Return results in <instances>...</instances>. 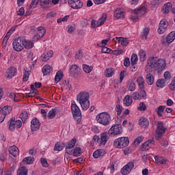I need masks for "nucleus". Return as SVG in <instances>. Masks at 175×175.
<instances>
[{"label": "nucleus", "mask_w": 175, "mask_h": 175, "mask_svg": "<svg viewBox=\"0 0 175 175\" xmlns=\"http://www.w3.org/2000/svg\"><path fill=\"white\" fill-rule=\"evenodd\" d=\"M139 55L141 61H146V51L144 50H140L139 52Z\"/></svg>", "instance_id": "obj_48"}, {"label": "nucleus", "mask_w": 175, "mask_h": 175, "mask_svg": "<svg viewBox=\"0 0 175 175\" xmlns=\"http://www.w3.org/2000/svg\"><path fill=\"white\" fill-rule=\"evenodd\" d=\"M62 76H64L62 70L57 71L55 77V83H59V81H61V79H62Z\"/></svg>", "instance_id": "obj_39"}, {"label": "nucleus", "mask_w": 175, "mask_h": 175, "mask_svg": "<svg viewBox=\"0 0 175 175\" xmlns=\"http://www.w3.org/2000/svg\"><path fill=\"white\" fill-rule=\"evenodd\" d=\"M136 90V84L134 81H131L129 85V91H131V92H133Z\"/></svg>", "instance_id": "obj_50"}, {"label": "nucleus", "mask_w": 175, "mask_h": 175, "mask_svg": "<svg viewBox=\"0 0 175 175\" xmlns=\"http://www.w3.org/2000/svg\"><path fill=\"white\" fill-rule=\"evenodd\" d=\"M165 132H166V129L163 126V122L159 121L157 124V129L155 131L156 133V139L157 140H161L162 136L165 135Z\"/></svg>", "instance_id": "obj_6"}, {"label": "nucleus", "mask_w": 175, "mask_h": 175, "mask_svg": "<svg viewBox=\"0 0 175 175\" xmlns=\"http://www.w3.org/2000/svg\"><path fill=\"white\" fill-rule=\"evenodd\" d=\"M33 47V42L32 41L27 40L25 39V42H23V49H27V50H29Z\"/></svg>", "instance_id": "obj_32"}, {"label": "nucleus", "mask_w": 175, "mask_h": 175, "mask_svg": "<svg viewBox=\"0 0 175 175\" xmlns=\"http://www.w3.org/2000/svg\"><path fill=\"white\" fill-rule=\"evenodd\" d=\"M107 140H108L107 133H102L100 138V145L105 146V144L107 143Z\"/></svg>", "instance_id": "obj_29"}, {"label": "nucleus", "mask_w": 175, "mask_h": 175, "mask_svg": "<svg viewBox=\"0 0 175 175\" xmlns=\"http://www.w3.org/2000/svg\"><path fill=\"white\" fill-rule=\"evenodd\" d=\"M72 154H73L74 157H80V155H81V148H76L74 150V152Z\"/></svg>", "instance_id": "obj_54"}, {"label": "nucleus", "mask_w": 175, "mask_h": 175, "mask_svg": "<svg viewBox=\"0 0 175 175\" xmlns=\"http://www.w3.org/2000/svg\"><path fill=\"white\" fill-rule=\"evenodd\" d=\"M68 5L70 6V8L75 10L81 9V8L83 6V2H81L80 0H70L68 1Z\"/></svg>", "instance_id": "obj_12"}, {"label": "nucleus", "mask_w": 175, "mask_h": 175, "mask_svg": "<svg viewBox=\"0 0 175 175\" xmlns=\"http://www.w3.org/2000/svg\"><path fill=\"white\" fill-rule=\"evenodd\" d=\"M114 16L116 18H125V15H124V10H121V8H117L114 12Z\"/></svg>", "instance_id": "obj_25"}, {"label": "nucleus", "mask_w": 175, "mask_h": 175, "mask_svg": "<svg viewBox=\"0 0 175 175\" xmlns=\"http://www.w3.org/2000/svg\"><path fill=\"white\" fill-rule=\"evenodd\" d=\"M143 139H144V137H143V136H139V137H137L134 141V144L135 146H139V144H140V143H142V142H143Z\"/></svg>", "instance_id": "obj_56"}, {"label": "nucleus", "mask_w": 175, "mask_h": 175, "mask_svg": "<svg viewBox=\"0 0 175 175\" xmlns=\"http://www.w3.org/2000/svg\"><path fill=\"white\" fill-rule=\"evenodd\" d=\"M101 51H102V53H105L107 54H111V53H113V50H111L106 46H104Z\"/></svg>", "instance_id": "obj_62"}, {"label": "nucleus", "mask_w": 175, "mask_h": 175, "mask_svg": "<svg viewBox=\"0 0 175 175\" xmlns=\"http://www.w3.org/2000/svg\"><path fill=\"white\" fill-rule=\"evenodd\" d=\"M76 142H77L76 138H73L72 139L69 141L66 146V149L70 150L73 148V147L76 146Z\"/></svg>", "instance_id": "obj_33"}, {"label": "nucleus", "mask_w": 175, "mask_h": 175, "mask_svg": "<svg viewBox=\"0 0 175 175\" xmlns=\"http://www.w3.org/2000/svg\"><path fill=\"white\" fill-rule=\"evenodd\" d=\"M16 73H17V70L14 67H12L7 70L5 77L7 79H12V77H14Z\"/></svg>", "instance_id": "obj_18"}, {"label": "nucleus", "mask_w": 175, "mask_h": 175, "mask_svg": "<svg viewBox=\"0 0 175 175\" xmlns=\"http://www.w3.org/2000/svg\"><path fill=\"white\" fill-rule=\"evenodd\" d=\"M154 162L156 165H166V162H167V159H166L163 157L155 156Z\"/></svg>", "instance_id": "obj_19"}, {"label": "nucleus", "mask_w": 175, "mask_h": 175, "mask_svg": "<svg viewBox=\"0 0 175 175\" xmlns=\"http://www.w3.org/2000/svg\"><path fill=\"white\" fill-rule=\"evenodd\" d=\"M129 144V138L122 137L116 139L113 142V146L116 148H125Z\"/></svg>", "instance_id": "obj_4"}, {"label": "nucleus", "mask_w": 175, "mask_h": 175, "mask_svg": "<svg viewBox=\"0 0 175 175\" xmlns=\"http://www.w3.org/2000/svg\"><path fill=\"white\" fill-rule=\"evenodd\" d=\"M137 55L136 54H133L131 56V65L132 66H133V65H136V64H137Z\"/></svg>", "instance_id": "obj_51"}, {"label": "nucleus", "mask_w": 175, "mask_h": 175, "mask_svg": "<svg viewBox=\"0 0 175 175\" xmlns=\"http://www.w3.org/2000/svg\"><path fill=\"white\" fill-rule=\"evenodd\" d=\"M37 34L40 36L41 38H43L44 35H46V29L43 27H39L37 28Z\"/></svg>", "instance_id": "obj_38"}, {"label": "nucleus", "mask_w": 175, "mask_h": 175, "mask_svg": "<svg viewBox=\"0 0 175 175\" xmlns=\"http://www.w3.org/2000/svg\"><path fill=\"white\" fill-rule=\"evenodd\" d=\"M56 113L57 109H52L51 111H49L48 113V118H49V120H52V118H54V117H55V115L57 114Z\"/></svg>", "instance_id": "obj_44"}, {"label": "nucleus", "mask_w": 175, "mask_h": 175, "mask_svg": "<svg viewBox=\"0 0 175 175\" xmlns=\"http://www.w3.org/2000/svg\"><path fill=\"white\" fill-rule=\"evenodd\" d=\"M71 111L75 121H77V122H80L81 121V111L80 110V108H79V106L76 104H72Z\"/></svg>", "instance_id": "obj_7"}, {"label": "nucleus", "mask_w": 175, "mask_h": 175, "mask_svg": "<svg viewBox=\"0 0 175 175\" xmlns=\"http://www.w3.org/2000/svg\"><path fill=\"white\" fill-rule=\"evenodd\" d=\"M38 90H31L29 93H28L29 96H36L38 95Z\"/></svg>", "instance_id": "obj_64"}, {"label": "nucleus", "mask_w": 175, "mask_h": 175, "mask_svg": "<svg viewBox=\"0 0 175 175\" xmlns=\"http://www.w3.org/2000/svg\"><path fill=\"white\" fill-rule=\"evenodd\" d=\"M116 110L118 116H121V113H122V107H121L120 105H117L116 107Z\"/></svg>", "instance_id": "obj_61"}, {"label": "nucleus", "mask_w": 175, "mask_h": 175, "mask_svg": "<svg viewBox=\"0 0 175 175\" xmlns=\"http://www.w3.org/2000/svg\"><path fill=\"white\" fill-rule=\"evenodd\" d=\"M167 28V23L166 22V21H165V19L161 20L159 25V28H158L159 33H163L165 31H166Z\"/></svg>", "instance_id": "obj_15"}, {"label": "nucleus", "mask_w": 175, "mask_h": 175, "mask_svg": "<svg viewBox=\"0 0 175 175\" xmlns=\"http://www.w3.org/2000/svg\"><path fill=\"white\" fill-rule=\"evenodd\" d=\"M131 98H133L134 100H139L142 99V96L140 95V94H139V92H136L133 93Z\"/></svg>", "instance_id": "obj_53"}, {"label": "nucleus", "mask_w": 175, "mask_h": 175, "mask_svg": "<svg viewBox=\"0 0 175 175\" xmlns=\"http://www.w3.org/2000/svg\"><path fill=\"white\" fill-rule=\"evenodd\" d=\"M123 102L126 106H131V105H132V103L133 102V100H132V97H131V96L126 95L124 97Z\"/></svg>", "instance_id": "obj_37"}, {"label": "nucleus", "mask_w": 175, "mask_h": 175, "mask_svg": "<svg viewBox=\"0 0 175 175\" xmlns=\"http://www.w3.org/2000/svg\"><path fill=\"white\" fill-rule=\"evenodd\" d=\"M126 76H128V72H126V70H122L120 72V83H122V80H124V79L126 77Z\"/></svg>", "instance_id": "obj_47"}, {"label": "nucleus", "mask_w": 175, "mask_h": 175, "mask_svg": "<svg viewBox=\"0 0 175 175\" xmlns=\"http://www.w3.org/2000/svg\"><path fill=\"white\" fill-rule=\"evenodd\" d=\"M42 71L44 76H47V75H50V73H51V72H53V68H51V66H50V65H45L42 68Z\"/></svg>", "instance_id": "obj_28"}, {"label": "nucleus", "mask_w": 175, "mask_h": 175, "mask_svg": "<svg viewBox=\"0 0 175 175\" xmlns=\"http://www.w3.org/2000/svg\"><path fill=\"white\" fill-rule=\"evenodd\" d=\"M146 80L149 85H152V84H154V76H152L151 73H148L146 75Z\"/></svg>", "instance_id": "obj_36"}, {"label": "nucleus", "mask_w": 175, "mask_h": 175, "mask_svg": "<svg viewBox=\"0 0 175 175\" xmlns=\"http://www.w3.org/2000/svg\"><path fill=\"white\" fill-rule=\"evenodd\" d=\"M96 120L98 124L106 126L111 122V118L110 117V114H109V113L103 112L97 115Z\"/></svg>", "instance_id": "obj_3"}, {"label": "nucleus", "mask_w": 175, "mask_h": 175, "mask_svg": "<svg viewBox=\"0 0 175 175\" xmlns=\"http://www.w3.org/2000/svg\"><path fill=\"white\" fill-rule=\"evenodd\" d=\"M24 42H25V38L23 37L15 38L12 44L14 50L15 51H23L24 50Z\"/></svg>", "instance_id": "obj_5"}, {"label": "nucleus", "mask_w": 175, "mask_h": 175, "mask_svg": "<svg viewBox=\"0 0 175 175\" xmlns=\"http://www.w3.org/2000/svg\"><path fill=\"white\" fill-rule=\"evenodd\" d=\"M148 66L154 69L157 73H161L166 68V62L163 59H158L157 57H152L148 59Z\"/></svg>", "instance_id": "obj_1"}, {"label": "nucleus", "mask_w": 175, "mask_h": 175, "mask_svg": "<svg viewBox=\"0 0 175 175\" xmlns=\"http://www.w3.org/2000/svg\"><path fill=\"white\" fill-rule=\"evenodd\" d=\"M83 70L85 72V73H91V72L92 71V66H90L87 64H83Z\"/></svg>", "instance_id": "obj_46"}, {"label": "nucleus", "mask_w": 175, "mask_h": 175, "mask_svg": "<svg viewBox=\"0 0 175 175\" xmlns=\"http://www.w3.org/2000/svg\"><path fill=\"white\" fill-rule=\"evenodd\" d=\"M165 109H166V106L160 105L157 109V116L159 117H162L163 116V111H165Z\"/></svg>", "instance_id": "obj_42"}, {"label": "nucleus", "mask_w": 175, "mask_h": 175, "mask_svg": "<svg viewBox=\"0 0 175 175\" xmlns=\"http://www.w3.org/2000/svg\"><path fill=\"white\" fill-rule=\"evenodd\" d=\"M172 3L168 2L164 4L163 7V12L164 14H168L170 12V10H173Z\"/></svg>", "instance_id": "obj_22"}, {"label": "nucleus", "mask_w": 175, "mask_h": 175, "mask_svg": "<svg viewBox=\"0 0 175 175\" xmlns=\"http://www.w3.org/2000/svg\"><path fill=\"white\" fill-rule=\"evenodd\" d=\"M20 118L22 120V122L25 124V121L28 120V113L27 111H23L20 114Z\"/></svg>", "instance_id": "obj_43"}, {"label": "nucleus", "mask_w": 175, "mask_h": 175, "mask_svg": "<svg viewBox=\"0 0 175 175\" xmlns=\"http://www.w3.org/2000/svg\"><path fill=\"white\" fill-rule=\"evenodd\" d=\"M105 154H106V152L103 149H98L94 152L93 157L94 158L98 159L100 158V157H103Z\"/></svg>", "instance_id": "obj_26"}, {"label": "nucleus", "mask_w": 175, "mask_h": 175, "mask_svg": "<svg viewBox=\"0 0 175 175\" xmlns=\"http://www.w3.org/2000/svg\"><path fill=\"white\" fill-rule=\"evenodd\" d=\"M23 162H25L27 165H31V163H33V161L35 159L32 157H27L23 159Z\"/></svg>", "instance_id": "obj_45"}, {"label": "nucleus", "mask_w": 175, "mask_h": 175, "mask_svg": "<svg viewBox=\"0 0 175 175\" xmlns=\"http://www.w3.org/2000/svg\"><path fill=\"white\" fill-rule=\"evenodd\" d=\"M29 78V72L25 71L23 75V81H28V79Z\"/></svg>", "instance_id": "obj_63"}, {"label": "nucleus", "mask_w": 175, "mask_h": 175, "mask_svg": "<svg viewBox=\"0 0 175 175\" xmlns=\"http://www.w3.org/2000/svg\"><path fill=\"white\" fill-rule=\"evenodd\" d=\"M109 135H121L122 133V127L120 124L112 126L108 131Z\"/></svg>", "instance_id": "obj_10"}, {"label": "nucleus", "mask_w": 175, "mask_h": 175, "mask_svg": "<svg viewBox=\"0 0 175 175\" xmlns=\"http://www.w3.org/2000/svg\"><path fill=\"white\" fill-rule=\"evenodd\" d=\"M39 1H40V0H32L31 3L30 4L31 9H35V8L38 6V3H39Z\"/></svg>", "instance_id": "obj_57"}, {"label": "nucleus", "mask_w": 175, "mask_h": 175, "mask_svg": "<svg viewBox=\"0 0 175 175\" xmlns=\"http://www.w3.org/2000/svg\"><path fill=\"white\" fill-rule=\"evenodd\" d=\"M133 167H135V164L133 163V162H132V161L129 162L121 170L122 174H123V175L129 174V173H131V172H132V169H133Z\"/></svg>", "instance_id": "obj_11"}, {"label": "nucleus", "mask_w": 175, "mask_h": 175, "mask_svg": "<svg viewBox=\"0 0 175 175\" xmlns=\"http://www.w3.org/2000/svg\"><path fill=\"white\" fill-rule=\"evenodd\" d=\"M40 128V122L38 118H34L31 122V129L33 132L35 131H38Z\"/></svg>", "instance_id": "obj_14"}, {"label": "nucleus", "mask_w": 175, "mask_h": 175, "mask_svg": "<svg viewBox=\"0 0 175 175\" xmlns=\"http://www.w3.org/2000/svg\"><path fill=\"white\" fill-rule=\"evenodd\" d=\"M51 3L50 0H40V5L42 9H48L49 5Z\"/></svg>", "instance_id": "obj_30"}, {"label": "nucleus", "mask_w": 175, "mask_h": 175, "mask_svg": "<svg viewBox=\"0 0 175 175\" xmlns=\"http://www.w3.org/2000/svg\"><path fill=\"white\" fill-rule=\"evenodd\" d=\"M51 57H53V51L44 53L42 55L41 58L44 62H47V61H49V59H50Z\"/></svg>", "instance_id": "obj_23"}, {"label": "nucleus", "mask_w": 175, "mask_h": 175, "mask_svg": "<svg viewBox=\"0 0 175 175\" xmlns=\"http://www.w3.org/2000/svg\"><path fill=\"white\" fill-rule=\"evenodd\" d=\"M137 83L138 84V87L139 90H142V88H144V78L143 77H139L137 78Z\"/></svg>", "instance_id": "obj_35"}, {"label": "nucleus", "mask_w": 175, "mask_h": 175, "mask_svg": "<svg viewBox=\"0 0 175 175\" xmlns=\"http://www.w3.org/2000/svg\"><path fill=\"white\" fill-rule=\"evenodd\" d=\"M148 33H150V29H148V28L147 27H145L144 29L143 35H142V38L145 40H147V36H148Z\"/></svg>", "instance_id": "obj_52"}, {"label": "nucleus", "mask_w": 175, "mask_h": 175, "mask_svg": "<svg viewBox=\"0 0 175 175\" xmlns=\"http://www.w3.org/2000/svg\"><path fill=\"white\" fill-rule=\"evenodd\" d=\"M154 143H155V141H154L153 139L148 140V141L144 142L142 144V151H148V150H150V148H151V147H152V145L154 144Z\"/></svg>", "instance_id": "obj_16"}, {"label": "nucleus", "mask_w": 175, "mask_h": 175, "mask_svg": "<svg viewBox=\"0 0 175 175\" xmlns=\"http://www.w3.org/2000/svg\"><path fill=\"white\" fill-rule=\"evenodd\" d=\"M139 124L141 125L142 128H147L148 125H150V122L146 118H141L139 120Z\"/></svg>", "instance_id": "obj_24"}, {"label": "nucleus", "mask_w": 175, "mask_h": 175, "mask_svg": "<svg viewBox=\"0 0 175 175\" xmlns=\"http://www.w3.org/2000/svg\"><path fill=\"white\" fill-rule=\"evenodd\" d=\"M62 150H64V146L59 145V143L55 144L54 151H62Z\"/></svg>", "instance_id": "obj_58"}, {"label": "nucleus", "mask_w": 175, "mask_h": 175, "mask_svg": "<svg viewBox=\"0 0 175 175\" xmlns=\"http://www.w3.org/2000/svg\"><path fill=\"white\" fill-rule=\"evenodd\" d=\"M9 153L12 155V157H17L18 155V148L16 146H12L9 149Z\"/></svg>", "instance_id": "obj_27"}, {"label": "nucleus", "mask_w": 175, "mask_h": 175, "mask_svg": "<svg viewBox=\"0 0 175 175\" xmlns=\"http://www.w3.org/2000/svg\"><path fill=\"white\" fill-rule=\"evenodd\" d=\"M116 40H118L121 43V44L126 47V46H128L129 44V41L128 40V38H122V37H116Z\"/></svg>", "instance_id": "obj_31"}, {"label": "nucleus", "mask_w": 175, "mask_h": 175, "mask_svg": "<svg viewBox=\"0 0 175 175\" xmlns=\"http://www.w3.org/2000/svg\"><path fill=\"white\" fill-rule=\"evenodd\" d=\"M165 81L163 79H158L156 83L157 87H158L159 88H163V87L166 86V83H165Z\"/></svg>", "instance_id": "obj_40"}, {"label": "nucleus", "mask_w": 175, "mask_h": 175, "mask_svg": "<svg viewBox=\"0 0 175 175\" xmlns=\"http://www.w3.org/2000/svg\"><path fill=\"white\" fill-rule=\"evenodd\" d=\"M80 70H81V69H80L77 65H72L70 68V75L72 76V77H77V76L80 75Z\"/></svg>", "instance_id": "obj_13"}, {"label": "nucleus", "mask_w": 175, "mask_h": 175, "mask_svg": "<svg viewBox=\"0 0 175 175\" xmlns=\"http://www.w3.org/2000/svg\"><path fill=\"white\" fill-rule=\"evenodd\" d=\"M10 111H12V107L8 105H6L3 108L0 107V114H1V116H7L8 114H10Z\"/></svg>", "instance_id": "obj_20"}, {"label": "nucleus", "mask_w": 175, "mask_h": 175, "mask_svg": "<svg viewBox=\"0 0 175 175\" xmlns=\"http://www.w3.org/2000/svg\"><path fill=\"white\" fill-rule=\"evenodd\" d=\"M140 90V95L141 98H143V99H146L147 98V93L146 92V90L144 88L139 89Z\"/></svg>", "instance_id": "obj_59"}, {"label": "nucleus", "mask_w": 175, "mask_h": 175, "mask_svg": "<svg viewBox=\"0 0 175 175\" xmlns=\"http://www.w3.org/2000/svg\"><path fill=\"white\" fill-rule=\"evenodd\" d=\"M146 12H147V8L145 6H142L139 8L133 10L134 14H136L139 17L144 16V14H146Z\"/></svg>", "instance_id": "obj_17"}, {"label": "nucleus", "mask_w": 175, "mask_h": 175, "mask_svg": "<svg viewBox=\"0 0 175 175\" xmlns=\"http://www.w3.org/2000/svg\"><path fill=\"white\" fill-rule=\"evenodd\" d=\"M75 58L77 59H81L83 58V51L79 50L75 55Z\"/></svg>", "instance_id": "obj_60"}, {"label": "nucleus", "mask_w": 175, "mask_h": 175, "mask_svg": "<svg viewBox=\"0 0 175 175\" xmlns=\"http://www.w3.org/2000/svg\"><path fill=\"white\" fill-rule=\"evenodd\" d=\"M114 73V68H109L105 70V75L106 77H111Z\"/></svg>", "instance_id": "obj_41"}, {"label": "nucleus", "mask_w": 175, "mask_h": 175, "mask_svg": "<svg viewBox=\"0 0 175 175\" xmlns=\"http://www.w3.org/2000/svg\"><path fill=\"white\" fill-rule=\"evenodd\" d=\"M163 77L165 81H169V80H172V74H170V72L166 71L164 72Z\"/></svg>", "instance_id": "obj_49"}, {"label": "nucleus", "mask_w": 175, "mask_h": 175, "mask_svg": "<svg viewBox=\"0 0 175 175\" xmlns=\"http://www.w3.org/2000/svg\"><path fill=\"white\" fill-rule=\"evenodd\" d=\"M147 109V106L144 103H139V107H138L137 109L139 110L140 111H146Z\"/></svg>", "instance_id": "obj_55"}, {"label": "nucleus", "mask_w": 175, "mask_h": 175, "mask_svg": "<svg viewBox=\"0 0 175 175\" xmlns=\"http://www.w3.org/2000/svg\"><path fill=\"white\" fill-rule=\"evenodd\" d=\"M77 100L83 110L90 109V93L88 92H81L77 96Z\"/></svg>", "instance_id": "obj_2"}, {"label": "nucleus", "mask_w": 175, "mask_h": 175, "mask_svg": "<svg viewBox=\"0 0 175 175\" xmlns=\"http://www.w3.org/2000/svg\"><path fill=\"white\" fill-rule=\"evenodd\" d=\"M18 175H28V169L25 166L20 167L17 170Z\"/></svg>", "instance_id": "obj_34"}, {"label": "nucleus", "mask_w": 175, "mask_h": 175, "mask_svg": "<svg viewBox=\"0 0 175 175\" xmlns=\"http://www.w3.org/2000/svg\"><path fill=\"white\" fill-rule=\"evenodd\" d=\"M23 126V122H21V120H16L15 118H12L10 120L9 129L12 132H14V129H20Z\"/></svg>", "instance_id": "obj_8"}, {"label": "nucleus", "mask_w": 175, "mask_h": 175, "mask_svg": "<svg viewBox=\"0 0 175 175\" xmlns=\"http://www.w3.org/2000/svg\"><path fill=\"white\" fill-rule=\"evenodd\" d=\"M175 39V31H172L166 38V42H163L162 44L164 45L165 43L170 44L174 42Z\"/></svg>", "instance_id": "obj_21"}, {"label": "nucleus", "mask_w": 175, "mask_h": 175, "mask_svg": "<svg viewBox=\"0 0 175 175\" xmlns=\"http://www.w3.org/2000/svg\"><path fill=\"white\" fill-rule=\"evenodd\" d=\"M106 18H107V14H103L101 18L96 21V20H92L91 25L92 28H96V27H100L106 23Z\"/></svg>", "instance_id": "obj_9"}]
</instances>
